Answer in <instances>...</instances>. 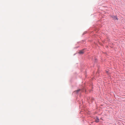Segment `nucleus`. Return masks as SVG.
Returning a JSON list of instances; mask_svg holds the SVG:
<instances>
[{
  "mask_svg": "<svg viewBox=\"0 0 125 125\" xmlns=\"http://www.w3.org/2000/svg\"><path fill=\"white\" fill-rule=\"evenodd\" d=\"M113 20H118L117 18V17L116 16H112V17Z\"/></svg>",
  "mask_w": 125,
  "mask_h": 125,
  "instance_id": "obj_1",
  "label": "nucleus"
},
{
  "mask_svg": "<svg viewBox=\"0 0 125 125\" xmlns=\"http://www.w3.org/2000/svg\"><path fill=\"white\" fill-rule=\"evenodd\" d=\"M84 50H82L80 51L79 52V53L80 54H83L84 53Z\"/></svg>",
  "mask_w": 125,
  "mask_h": 125,
  "instance_id": "obj_2",
  "label": "nucleus"
},
{
  "mask_svg": "<svg viewBox=\"0 0 125 125\" xmlns=\"http://www.w3.org/2000/svg\"><path fill=\"white\" fill-rule=\"evenodd\" d=\"M80 90V89H79L78 90H77L76 91L74 92L76 93H78L79 92Z\"/></svg>",
  "mask_w": 125,
  "mask_h": 125,
  "instance_id": "obj_3",
  "label": "nucleus"
},
{
  "mask_svg": "<svg viewBox=\"0 0 125 125\" xmlns=\"http://www.w3.org/2000/svg\"><path fill=\"white\" fill-rule=\"evenodd\" d=\"M95 122H99V119H98L97 118L95 121Z\"/></svg>",
  "mask_w": 125,
  "mask_h": 125,
  "instance_id": "obj_4",
  "label": "nucleus"
},
{
  "mask_svg": "<svg viewBox=\"0 0 125 125\" xmlns=\"http://www.w3.org/2000/svg\"><path fill=\"white\" fill-rule=\"evenodd\" d=\"M106 73H108V72L107 71H106Z\"/></svg>",
  "mask_w": 125,
  "mask_h": 125,
  "instance_id": "obj_5",
  "label": "nucleus"
}]
</instances>
